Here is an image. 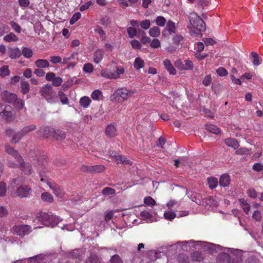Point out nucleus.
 I'll list each match as a JSON object with an SVG mask.
<instances>
[{"label":"nucleus","mask_w":263,"mask_h":263,"mask_svg":"<svg viewBox=\"0 0 263 263\" xmlns=\"http://www.w3.org/2000/svg\"><path fill=\"white\" fill-rule=\"evenodd\" d=\"M189 19L190 21V25L188 28L191 29L194 28L199 31H204L206 29L205 23L202 18L195 12L190 13Z\"/></svg>","instance_id":"obj_1"},{"label":"nucleus","mask_w":263,"mask_h":263,"mask_svg":"<svg viewBox=\"0 0 263 263\" xmlns=\"http://www.w3.org/2000/svg\"><path fill=\"white\" fill-rule=\"evenodd\" d=\"M134 93L133 90L131 89H128L126 87H122L118 88L113 94L112 96L118 101H125L128 100V99L133 96Z\"/></svg>","instance_id":"obj_2"},{"label":"nucleus","mask_w":263,"mask_h":263,"mask_svg":"<svg viewBox=\"0 0 263 263\" xmlns=\"http://www.w3.org/2000/svg\"><path fill=\"white\" fill-rule=\"evenodd\" d=\"M41 181L46 182L53 193L58 197H62L64 194L63 190L56 183L50 181L49 178L44 174V172H40Z\"/></svg>","instance_id":"obj_3"},{"label":"nucleus","mask_w":263,"mask_h":263,"mask_svg":"<svg viewBox=\"0 0 263 263\" xmlns=\"http://www.w3.org/2000/svg\"><path fill=\"white\" fill-rule=\"evenodd\" d=\"M42 96L44 97L48 102L52 103L56 97V92L49 85H46L42 87L40 91Z\"/></svg>","instance_id":"obj_4"},{"label":"nucleus","mask_w":263,"mask_h":263,"mask_svg":"<svg viewBox=\"0 0 263 263\" xmlns=\"http://www.w3.org/2000/svg\"><path fill=\"white\" fill-rule=\"evenodd\" d=\"M12 108L10 105L0 104V120L10 121L12 117Z\"/></svg>","instance_id":"obj_5"},{"label":"nucleus","mask_w":263,"mask_h":263,"mask_svg":"<svg viewBox=\"0 0 263 263\" xmlns=\"http://www.w3.org/2000/svg\"><path fill=\"white\" fill-rule=\"evenodd\" d=\"M14 231L22 237L29 234L31 232V228L28 225H20L13 227Z\"/></svg>","instance_id":"obj_6"},{"label":"nucleus","mask_w":263,"mask_h":263,"mask_svg":"<svg viewBox=\"0 0 263 263\" xmlns=\"http://www.w3.org/2000/svg\"><path fill=\"white\" fill-rule=\"evenodd\" d=\"M5 150L8 154L11 155L12 157L16 159L18 162L23 161L22 157L19 154L18 152L13 147H11L8 144H6L5 145Z\"/></svg>","instance_id":"obj_7"},{"label":"nucleus","mask_w":263,"mask_h":263,"mask_svg":"<svg viewBox=\"0 0 263 263\" xmlns=\"http://www.w3.org/2000/svg\"><path fill=\"white\" fill-rule=\"evenodd\" d=\"M16 193L21 198L28 197L31 194V189L27 185H21L17 188Z\"/></svg>","instance_id":"obj_8"},{"label":"nucleus","mask_w":263,"mask_h":263,"mask_svg":"<svg viewBox=\"0 0 263 263\" xmlns=\"http://www.w3.org/2000/svg\"><path fill=\"white\" fill-rule=\"evenodd\" d=\"M54 129L48 126L42 127L39 130L38 133L41 136L46 138H49L52 137Z\"/></svg>","instance_id":"obj_9"},{"label":"nucleus","mask_w":263,"mask_h":263,"mask_svg":"<svg viewBox=\"0 0 263 263\" xmlns=\"http://www.w3.org/2000/svg\"><path fill=\"white\" fill-rule=\"evenodd\" d=\"M2 98L3 101L9 103H14L17 100V97L15 94L9 93L7 91L3 92Z\"/></svg>","instance_id":"obj_10"},{"label":"nucleus","mask_w":263,"mask_h":263,"mask_svg":"<svg viewBox=\"0 0 263 263\" xmlns=\"http://www.w3.org/2000/svg\"><path fill=\"white\" fill-rule=\"evenodd\" d=\"M105 134L109 138H113L117 135V128L115 125H108L105 129Z\"/></svg>","instance_id":"obj_11"},{"label":"nucleus","mask_w":263,"mask_h":263,"mask_svg":"<svg viewBox=\"0 0 263 263\" xmlns=\"http://www.w3.org/2000/svg\"><path fill=\"white\" fill-rule=\"evenodd\" d=\"M165 68L170 74L175 75L176 73V70L173 67L171 61L168 59H165L163 62Z\"/></svg>","instance_id":"obj_12"},{"label":"nucleus","mask_w":263,"mask_h":263,"mask_svg":"<svg viewBox=\"0 0 263 263\" xmlns=\"http://www.w3.org/2000/svg\"><path fill=\"white\" fill-rule=\"evenodd\" d=\"M226 144L229 146L233 148L234 149H236L238 148L239 145L237 140L235 138H227L225 140Z\"/></svg>","instance_id":"obj_13"},{"label":"nucleus","mask_w":263,"mask_h":263,"mask_svg":"<svg viewBox=\"0 0 263 263\" xmlns=\"http://www.w3.org/2000/svg\"><path fill=\"white\" fill-rule=\"evenodd\" d=\"M231 256L227 253H220L218 256L219 263H229L231 259Z\"/></svg>","instance_id":"obj_14"},{"label":"nucleus","mask_w":263,"mask_h":263,"mask_svg":"<svg viewBox=\"0 0 263 263\" xmlns=\"http://www.w3.org/2000/svg\"><path fill=\"white\" fill-rule=\"evenodd\" d=\"M101 75L102 77L107 79H117V77H118L117 74H114V72L107 69H103L101 71Z\"/></svg>","instance_id":"obj_15"},{"label":"nucleus","mask_w":263,"mask_h":263,"mask_svg":"<svg viewBox=\"0 0 263 263\" xmlns=\"http://www.w3.org/2000/svg\"><path fill=\"white\" fill-rule=\"evenodd\" d=\"M35 66L39 68H46L50 66L49 62L45 59H38L35 62Z\"/></svg>","instance_id":"obj_16"},{"label":"nucleus","mask_w":263,"mask_h":263,"mask_svg":"<svg viewBox=\"0 0 263 263\" xmlns=\"http://www.w3.org/2000/svg\"><path fill=\"white\" fill-rule=\"evenodd\" d=\"M104 56V51L102 49L97 50L93 54V61L98 64L102 60Z\"/></svg>","instance_id":"obj_17"},{"label":"nucleus","mask_w":263,"mask_h":263,"mask_svg":"<svg viewBox=\"0 0 263 263\" xmlns=\"http://www.w3.org/2000/svg\"><path fill=\"white\" fill-rule=\"evenodd\" d=\"M20 163L19 166L21 170L26 174L30 175L31 174V167L29 164H25L24 161L18 162Z\"/></svg>","instance_id":"obj_18"},{"label":"nucleus","mask_w":263,"mask_h":263,"mask_svg":"<svg viewBox=\"0 0 263 263\" xmlns=\"http://www.w3.org/2000/svg\"><path fill=\"white\" fill-rule=\"evenodd\" d=\"M230 180V176L228 174H223L220 177L219 184L221 186H227L229 185Z\"/></svg>","instance_id":"obj_19"},{"label":"nucleus","mask_w":263,"mask_h":263,"mask_svg":"<svg viewBox=\"0 0 263 263\" xmlns=\"http://www.w3.org/2000/svg\"><path fill=\"white\" fill-rule=\"evenodd\" d=\"M9 57L12 59H17L22 54L21 51L18 48H11L9 50Z\"/></svg>","instance_id":"obj_20"},{"label":"nucleus","mask_w":263,"mask_h":263,"mask_svg":"<svg viewBox=\"0 0 263 263\" xmlns=\"http://www.w3.org/2000/svg\"><path fill=\"white\" fill-rule=\"evenodd\" d=\"M52 137L57 140H62L66 138V135L65 132L62 130L54 129Z\"/></svg>","instance_id":"obj_21"},{"label":"nucleus","mask_w":263,"mask_h":263,"mask_svg":"<svg viewBox=\"0 0 263 263\" xmlns=\"http://www.w3.org/2000/svg\"><path fill=\"white\" fill-rule=\"evenodd\" d=\"M39 220L41 221L45 226L49 227L50 215L47 213H42L39 216Z\"/></svg>","instance_id":"obj_22"},{"label":"nucleus","mask_w":263,"mask_h":263,"mask_svg":"<svg viewBox=\"0 0 263 263\" xmlns=\"http://www.w3.org/2000/svg\"><path fill=\"white\" fill-rule=\"evenodd\" d=\"M205 128L208 132L216 135L218 134L220 132V129L213 124H206L205 125Z\"/></svg>","instance_id":"obj_23"},{"label":"nucleus","mask_w":263,"mask_h":263,"mask_svg":"<svg viewBox=\"0 0 263 263\" xmlns=\"http://www.w3.org/2000/svg\"><path fill=\"white\" fill-rule=\"evenodd\" d=\"M21 87L22 92L24 94L28 93L30 90L29 84L24 79H21Z\"/></svg>","instance_id":"obj_24"},{"label":"nucleus","mask_w":263,"mask_h":263,"mask_svg":"<svg viewBox=\"0 0 263 263\" xmlns=\"http://www.w3.org/2000/svg\"><path fill=\"white\" fill-rule=\"evenodd\" d=\"M61 221V219L59 217L53 215H50V219H49V227H53Z\"/></svg>","instance_id":"obj_25"},{"label":"nucleus","mask_w":263,"mask_h":263,"mask_svg":"<svg viewBox=\"0 0 263 263\" xmlns=\"http://www.w3.org/2000/svg\"><path fill=\"white\" fill-rule=\"evenodd\" d=\"M149 34L153 37H157L160 34V30L158 27L155 26L149 30Z\"/></svg>","instance_id":"obj_26"},{"label":"nucleus","mask_w":263,"mask_h":263,"mask_svg":"<svg viewBox=\"0 0 263 263\" xmlns=\"http://www.w3.org/2000/svg\"><path fill=\"white\" fill-rule=\"evenodd\" d=\"M191 258L194 261H201L203 259V256L201 252L196 251L192 254Z\"/></svg>","instance_id":"obj_27"},{"label":"nucleus","mask_w":263,"mask_h":263,"mask_svg":"<svg viewBox=\"0 0 263 263\" xmlns=\"http://www.w3.org/2000/svg\"><path fill=\"white\" fill-rule=\"evenodd\" d=\"M4 40L7 42H16L18 38L14 33L11 32L4 37Z\"/></svg>","instance_id":"obj_28"},{"label":"nucleus","mask_w":263,"mask_h":263,"mask_svg":"<svg viewBox=\"0 0 263 263\" xmlns=\"http://www.w3.org/2000/svg\"><path fill=\"white\" fill-rule=\"evenodd\" d=\"M105 170V167L103 165H96L91 166V173H99L103 172Z\"/></svg>","instance_id":"obj_29"},{"label":"nucleus","mask_w":263,"mask_h":263,"mask_svg":"<svg viewBox=\"0 0 263 263\" xmlns=\"http://www.w3.org/2000/svg\"><path fill=\"white\" fill-rule=\"evenodd\" d=\"M209 186L211 189L215 188L218 185V179L215 177H209L208 178Z\"/></svg>","instance_id":"obj_30"},{"label":"nucleus","mask_w":263,"mask_h":263,"mask_svg":"<svg viewBox=\"0 0 263 263\" xmlns=\"http://www.w3.org/2000/svg\"><path fill=\"white\" fill-rule=\"evenodd\" d=\"M91 102V100L88 97L84 96L82 97L80 100V105L84 108H87Z\"/></svg>","instance_id":"obj_31"},{"label":"nucleus","mask_w":263,"mask_h":263,"mask_svg":"<svg viewBox=\"0 0 263 263\" xmlns=\"http://www.w3.org/2000/svg\"><path fill=\"white\" fill-rule=\"evenodd\" d=\"M165 30H167L170 34L175 33L176 30L175 23L172 21H168L166 24Z\"/></svg>","instance_id":"obj_32"},{"label":"nucleus","mask_w":263,"mask_h":263,"mask_svg":"<svg viewBox=\"0 0 263 263\" xmlns=\"http://www.w3.org/2000/svg\"><path fill=\"white\" fill-rule=\"evenodd\" d=\"M41 198L43 200L51 203L53 201V198L52 195L47 192H45L42 194Z\"/></svg>","instance_id":"obj_33"},{"label":"nucleus","mask_w":263,"mask_h":263,"mask_svg":"<svg viewBox=\"0 0 263 263\" xmlns=\"http://www.w3.org/2000/svg\"><path fill=\"white\" fill-rule=\"evenodd\" d=\"M21 52L23 56L26 58H30L33 55L32 50L30 48L27 47L23 48Z\"/></svg>","instance_id":"obj_34"},{"label":"nucleus","mask_w":263,"mask_h":263,"mask_svg":"<svg viewBox=\"0 0 263 263\" xmlns=\"http://www.w3.org/2000/svg\"><path fill=\"white\" fill-rule=\"evenodd\" d=\"M10 74V70L9 69V66L4 65L0 68V76L4 78Z\"/></svg>","instance_id":"obj_35"},{"label":"nucleus","mask_w":263,"mask_h":263,"mask_svg":"<svg viewBox=\"0 0 263 263\" xmlns=\"http://www.w3.org/2000/svg\"><path fill=\"white\" fill-rule=\"evenodd\" d=\"M252 62L254 65L258 66L260 64L259 58L256 52H252L251 54Z\"/></svg>","instance_id":"obj_36"},{"label":"nucleus","mask_w":263,"mask_h":263,"mask_svg":"<svg viewBox=\"0 0 263 263\" xmlns=\"http://www.w3.org/2000/svg\"><path fill=\"white\" fill-rule=\"evenodd\" d=\"M240 203L241 208H242L244 212L248 214L250 210V205L248 204L244 199H240Z\"/></svg>","instance_id":"obj_37"},{"label":"nucleus","mask_w":263,"mask_h":263,"mask_svg":"<svg viewBox=\"0 0 263 263\" xmlns=\"http://www.w3.org/2000/svg\"><path fill=\"white\" fill-rule=\"evenodd\" d=\"M134 66L136 69H140L144 66V61L140 58H137L135 60Z\"/></svg>","instance_id":"obj_38"},{"label":"nucleus","mask_w":263,"mask_h":263,"mask_svg":"<svg viewBox=\"0 0 263 263\" xmlns=\"http://www.w3.org/2000/svg\"><path fill=\"white\" fill-rule=\"evenodd\" d=\"M30 263H43V257L42 255L34 256L29 258Z\"/></svg>","instance_id":"obj_39"},{"label":"nucleus","mask_w":263,"mask_h":263,"mask_svg":"<svg viewBox=\"0 0 263 263\" xmlns=\"http://www.w3.org/2000/svg\"><path fill=\"white\" fill-rule=\"evenodd\" d=\"M23 181L21 177H17L13 179L10 182L9 186L12 189L15 187L17 185H19Z\"/></svg>","instance_id":"obj_40"},{"label":"nucleus","mask_w":263,"mask_h":263,"mask_svg":"<svg viewBox=\"0 0 263 263\" xmlns=\"http://www.w3.org/2000/svg\"><path fill=\"white\" fill-rule=\"evenodd\" d=\"M166 21L165 18L162 16H158L155 20L156 24L160 27L164 26L166 23Z\"/></svg>","instance_id":"obj_41"},{"label":"nucleus","mask_w":263,"mask_h":263,"mask_svg":"<svg viewBox=\"0 0 263 263\" xmlns=\"http://www.w3.org/2000/svg\"><path fill=\"white\" fill-rule=\"evenodd\" d=\"M10 25L12 29L17 33H20L22 31L21 26L16 22L12 21L10 23Z\"/></svg>","instance_id":"obj_42"},{"label":"nucleus","mask_w":263,"mask_h":263,"mask_svg":"<svg viewBox=\"0 0 263 263\" xmlns=\"http://www.w3.org/2000/svg\"><path fill=\"white\" fill-rule=\"evenodd\" d=\"M140 26L142 29L147 30L151 26V22L149 20H145L140 23Z\"/></svg>","instance_id":"obj_43"},{"label":"nucleus","mask_w":263,"mask_h":263,"mask_svg":"<svg viewBox=\"0 0 263 263\" xmlns=\"http://www.w3.org/2000/svg\"><path fill=\"white\" fill-rule=\"evenodd\" d=\"M176 213L174 212L168 211L164 213V217L166 219L172 220L176 217Z\"/></svg>","instance_id":"obj_44"},{"label":"nucleus","mask_w":263,"mask_h":263,"mask_svg":"<svg viewBox=\"0 0 263 263\" xmlns=\"http://www.w3.org/2000/svg\"><path fill=\"white\" fill-rule=\"evenodd\" d=\"M59 97L60 99L61 102L63 104H67L68 103V99L65 94L62 91H60L59 92Z\"/></svg>","instance_id":"obj_45"},{"label":"nucleus","mask_w":263,"mask_h":263,"mask_svg":"<svg viewBox=\"0 0 263 263\" xmlns=\"http://www.w3.org/2000/svg\"><path fill=\"white\" fill-rule=\"evenodd\" d=\"M116 161L117 163H121L123 164H129L130 161L127 160L126 158L122 155H118L116 157Z\"/></svg>","instance_id":"obj_46"},{"label":"nucleus","mask_w":263,"mask_h":263,"mask_svg":"<svg viewBox=\"0 0 263 263\" xmlns=\"http://www.w3.org/2000/svg\"><path fill=\"white\" fill-rule=\"evenodd\" d=\"M127 33L130 38H133L137 33V30L134 27H130L127 28Z\"/></svg>","instance_id":"obj_47"},{"label":"nucleus","mask_w":263,"mask_h":263,"mask_svg":"<svg viewBox=\"0 0 263 263\" xmlns=\"http://www.w3.org/2000/svg\"><path fill=\"white\" fill-rule=\"evenodd\" d=\"M81 17V13L80 12H77L74 13L70 20V24L72 25L74 24Z\"/></svg>","instance_id":"obj_48"},{"label":"nucleus","mask_w":263,"mask_h":263,"mask_svg":"<svg viewBox=\"0 0 263 263\" xmlns=\"http://www.w3.org/2000/svg\"><path fill=\"white\" fill-rule=\"evenodd\" d=\"M185 65L182 68V69L184 70H189L191 69L193 67V62L189 60H185L184 61Z\"/></svg>","instance_id":"obj_49"},{"label":"nucleus","mask_w":263,"mask_h":263,"mask_svg":"<svg viewBox=\"0 0 263 263\" xmlns=\"http://www.w3.org/2000/svg\"><path fill=\"white\" fill-rule=\"evenodd\" d=\"M83 70L87 73H91L93 70V66L90 63H86L84 65Z\"/></svg>","instance_id":"obj_50"},{"label":"nucleus","mask_w":263,"mask_h":263,"mask_svg":"<svg viewBox=\"0 0 263 263\" xmlns=\"http://www.w3.org/2000/svg\"><path fill=\"white\" fill-rule=\"evenodd\" d=\"M102 193L106 195H113L115 193V190L114 189L106 187L102 190Z\"/></svg>","instance_id":"obj_51"},{"label":"nucleus","mask_w":263,"mask_h":263,"mask_svg":"<svg viewBox=\"0 0 263 263\" xmlns=\"http://www.w3.org/2000/svg\"><path fill=\"white\" fill-rule=\"evenodd\" d=\"M50 61L53 64L62 63V58L60 56H51L50 57Z\"/></svg>","instance_id":"obj_52"},{"label":"nucleus","mask_w":263,"mask_h":263,"mask_svg":"<svg viewBox=\"0 0 263 263\" xmlns=\"http://www.w3.org/2000/svg\"><path fill=\"white\" fill-rule=\"evenodd\" d=\"M108 263H123V262L119 256L115 255L111 257Z\"/></svg>","instance_id":"obj_53"},{"label":"nucleus","mask_w":263,"mask_h":263,"mask_svg":"<svg viewBox=\"0 0 263 263\" xmlns=\"http://www.w3.org/2000/svg\"><path fill=\"white\" fill-rule=\"evenodd\" d=\"M9 31V27L7 25L0 23V36Z\"/></svg>","instance_id":"obj_54"},{"label":"nucleus","mask_w":263,"mask_h":263,"mask_svg":"<svg viewBox=\"0 0 263 263\" xmlns=\"http://www.w3.org/2000/svg\"><path fill=\"white\" fill-rule=\"evenodd\" d=\"M216 72L218 76L221 77L226 76L228 74V71L223 67H220L218 68L216 70Z\"/></svg>","instance_id":"obj_55"},{"label":"nucleus","mask_w":263,"mask_h":263,"mask_svg":"<svg viewBox=\"0 0 263 263\" xmlns=\"http://www.w3.org/2000/svg\"><path fill=\"white\" fill-rule=\"evenodd\" d=\"M6 192V184L3 182H0V196H4Z\"/></svg>","instance_id":"obj_56"},{"label":"nucleus","mask_w":263,"mask_h":263,"mask_svg":"<svg viewBox=\"0 0 263 263\" xmlns=\"http://www.w3.org/2000/svg\"><path fill=\"white\" fill-rule=\"evenodd\" d=\"M160 45H161V42L157 39H154L151 42V43L150 45L151 47L153 48H157L159 47L160 46Z\"/></svg>","instance_id":"obj_57"},{"label":"nucleus","mask_w":263,"mask_h":263,"mask_svg":"<svg viewBox=\"0 0 263 263\" xmlns=\"http://www.w3.org/2000/svg\"><path fill=\"white\" fill-rule=\"evenodd\" d=\"M63 82L62 79L60 77H55L52 81V84L54 86H59Z\"/></svg>","instance_id":"obj_58"},{"label":"nucleus","mask_w":263,"mask_h":263,"mask_svg":"<svg viewBox=\"0 0 263 263\" xmlns=\"http://www.w3.org/2000/svg\"><path fill=\"white\" fill-rule=\"evenodd\" d=\"M24 136L20 132L19 133L15 134L12 138V142L16 143H17Z\"/></svg>","instance_id":"obj_59"},{"label":"nucleus","mask_w":263,"mask_h":263,"mask_svg":"<svg viewBox=\"0 0 263 263\" xmlns=\"http://www.w3.org/2000/svg\"><path fill=\"white\" fill-rule=\"evenodd\" d=\"M144 201L146 205H154L156 204V201L151 197L145 198Z\"/></svg>","instance_id":"obj_60"},{"label":"nucleus","mask_w":263,"mask_h":263,"mask_svg":"<svg viewBox=\"0 0 263 263\" xmlns=\"http://www.w3.org/2000/svg\"><path fill=\"white\" fill-rule=\"evenodd\" d=\"M101 93L100 90L96 89L92 92L91 97L93 100H98Z\"/></svg>","instance_id":"obj_61"},{"label":"nucleus","mask_w":263,"mask_h":263,"mask_svg":"<svg viewBox=\"0 0 263 263\" xmlns=\"http://www.w3.org/2000/svg\"><path fill=\"white\" fill-rule=\"evenodd\" d=\"M212 81L211 76L210 74L205 76L203 80L202 83L205 86H209Z\"/></svg>","instance_id":"obj_62"},{"label":"nucleus","mask_w":263,"mask_h":263,"mask_svg":"<svg viewBox=\"0 0 263 263\" xmlns=\"http://www.w3.org/2000/svg\"><path fill=\"white\" fill-rule=\"evenodd\" d=\"M252 168L256 172L263 171V165L260 163H256L253 165Z\"/></svg>","instance_id":"obj_63"},{"label":"nucleus","mask_w":263,"mask_h":263,"mask_svg":"<svg viewBox=\"0 0 263 263\" xmlns=\"http://www.w3.org/2000/svg\"><path fill=\"white\" fill-rule=\"evenodd\" d=\"M241 259L239 257L233 254L229 263H241Z\"/></svg>","instance_id":"obj_64"}]
</instances>
